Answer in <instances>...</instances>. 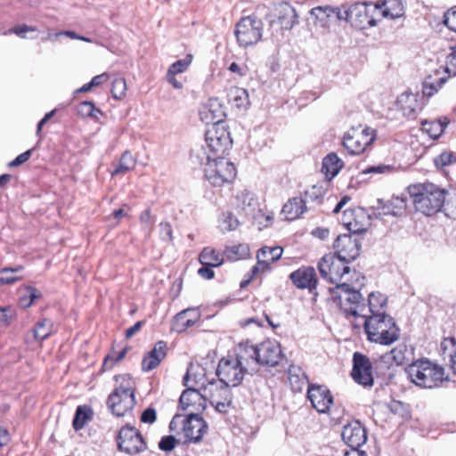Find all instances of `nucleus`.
<instances>
[{
	"label": "nucleus",
	"instance_id": "obj_48",
	"mask_svg": "<svg viewBox=\"0 0 456 456\" xmlns=\"http://www.w3.org/2000/svg\"><path fill=\"white\" fill-rule=\"evenodd\" d=\"M249 252L248 246L247 244H238L233 246H227L224 254L228 259L235 261L239 258L248 256Z\"/></svg>",
	"mask_w": 456,
	"mask_h": 456
},
{
	"label": "nucleus",
	"instance_id": "obj_7",
	"mask_svg": "<svg viewBox=\"0 0 456 456\" xmlns=\"http://www.w3.org/2000/svg\"><path fill=\"white\" fill-rule=\"evenodd\" d=\"M337 298L342 311L346 316L362 318L367 314V305L359 290L354 289L347 283V279L336 287Z\"/></svg>",
	"mask_w": 456,
	"mask_h": 456
},
{
	"label": "nucleus",
	"instance_id": "obj_58",
	"mask_svg": "<svg viewBox=\"0 0 456 456\" xmlns=\"http://www.w3.org/2000/svg\"><path fill=\"white\" fill-rule=\"evenodd\" d=\"M176 444V439L173 436H167L162 437L159 444V447L160 450L165 452L172 451Z\"/></svg>",
	"mask_w": 456,
	"mask_h": 456
},
{
	"label": "nucleus",
	"instance_id": "obj_30",
	"mask_svg": "<svg viewBox=\"0 0 456 456\" xmlns=\"http://www.w3.org/2000/svg\"><path fill=\"white\" fill-rule=\"evenodd\" d=\"M237 208L241 209L246 216L255 217L258 209V202L254 193L243 191L236 196Z\"/></svg>",
	"mask_w": 456,
	"mask_h": 456
},
{
	"label": "nucleus",
	"instance_id": "obj_25",
	"mask_svg": "<svg viewBox=\"0 0 456 456\" xmlns=\"http://www.w3.org/2000/svg\"><path fill=\"white\" fill-rule=\"evenodd\" d=\"M206 396L198 388L189 387L182 393L179 405L184 411L191 409V412L198 413L206 408Z\"/></svg>",
	"mask_w": 456,
	"mask_h": 456
},
{
	"label": "nucleus",
	"instance_id": "obj_46",
	"mask_svg": "<svg viewBox=\"0 0 456 456\" xmlns=\"http://www.w3.org/2000/svg\"><path fill=\"white\" fill-rule=\"evenodd\" d=\"M191 158L195 159L200 165L208 167V162L214 161V159L216 158V156L213 155L209 151L206 144L192 150Z\"/></svg>",
	"mask_w": 456,
	"mask_h": 456
},
{
	"label": "nucleus",
	"instance_id": "obj_44",
	"mask_svg": "<svg viewBox=\"0 0 456 456\" xmlns=\"http://www.w3.org/2000/svg\"><path fill=\"white\" fill-rule=\"evenodd\" d=\"M228 96L238 108H246L249 104L248 94L245 89L234 87L231 89Z\"/></svg>",
	"mask_w": 456,
	"mask_h": 456
},
{
	"label": "nucleus",
	"instance_id": "obj_8",
	"mask_svg": "<svg viewBox=\"0 0 456 456\" xmlns=\"http://www.w3.org/2000/svg\"><path fill=\"white\" fill-rule=\"evenodd\" d=\"M369 8L365 3H354L340 6V20L350 23L353 27L364 29L368 27H374L378 23V17L373 12L372 7Z\"/></svg>",
	"mask_w": 456,
	"mask_h": 456
},
{
	"label": "nucleus",
	"instance_id": "obj_20",
	"mask_svg": "<svg viewBox=\"0 0 456 456\" xmlns=\"http://www.w3.org/2000/svg\"><path fill=\"white\" fill-rule=\"evenodd\" d=\"M200 118L207 125H224L225 110L218 99L211 98L199 110Z\"/></svg>",
	"mask_w": 456,
	"mask_h": 456
},
{
	"label": "nucleus",
	"instance_id": "obj_26",
	"mask_svg": "<svg viewBox=\"0 0 456 456\" xmlns=\"http://www.w3.org/2000/svg\"><path fill=\"white\" fill-rule=\"evenodd\" d=\"M289 277L298 289H308L311 292L316 289L317 277L314 267H301L291 273Z\"/></svg>",
	"mask_w": 456,
	"mask_h": 456
},
{
	"label": "nucleus",
	"instance_id": "obj_57",
	"mask_svg": "<svg viewBox=\"0 0 456 456\" xmlns=\"http://www.w3.org/2000/svg\"><path fill=\"white\" fill-rule=\"evenodd\" d=\"M140 221L142 223V227L143 231L146 232L147 235H150L153 222L151 220V216L149 209H146L142 212L140 216Z\"/></svg>",
	"mask_w": 456,
	"mask_h": 456
},
{
	"label": "nucleus",
	"instance_id": "obj_60",
	"mask_svg": "<svg viewBox=\"0 0 456 456\" xmlns=\"http://www.w3.org/2000/svg\"><path fill=\"white\" fill-rule=\"evenodd\" d=\"M160 237L163 240H172V228L169 223L162 222L159 224Z\"/></svg>",
	"mask_w": 456,
	"mask_h": 456
},
{
	"label": "nucleus",
	"instance_id": "obj_51",
	"mask_svg": "<svg viewBox=\"0 0 456 456\" xmlns=\"http://www.w3.org/2000/svg\"><path fill=\"white\" fill-rule=\"evenodd\" d=\"M77 113L82 117L97 118V113L101 114V110L96 109L92 102H83L77 107Z\"/></svg>",
	"mask_w": 456,
	"mask_h": 456
},
{
	"label": "nucleus",
	"instance_id": "obj_43",
	"mask_svg": "<svg viewBox=\"0 0 456 456\" xmlns=\"http://www.w3.org/2000/svg\"><path fill=\"white\" fill-rule=\"evenodd\" d=\"M53 331V323L50 320H43L38 322L35 328L32 330L33 338L37 341L42 342L48 338Z\"/></svg>",
	"mask_w": 456,
	"mask_h": 456
},
{
	"label": "nucleus",
	"instance_id": "obj_24",
	"mask_svg": "<svg viewBox=\"0 0 456 456\" xmlns=\"http://www.w3.org/2000/svg\"><path fill=\"white\" fill-rule=\"evenodd\" d=\"M307 397L312 406L319 412H326L333 403V398L329 389L323 386L312 385L308 387Z\"/></svg>",
	"mask_w": 456,
	"mask_h": 456
},
{
	"label": "nucleus",
	"instance_id": "obj_29",
	"mask_svg": "<svg viewBox=\"0 0 456 456\" xmlns=\"http://www.w3.org/2000/svg\"><path fill=\"white\" fill-rule=\"evenodd\" d=\"M166 347L165 342H157L154 347L143 357L142 361V370L151 371L155 369L165 358L167 354Z\"/></svg>",
	"mask_w": 456,
	"mask_h": 456
},
{
	"label": "nucleus",
	"instance_id": "obj_19",
	"mask_svg": "<svg viewBox=\"0 0 456 456\" xmlns=\"http://www.w3.org/2000/svg\"><path fill=\"white\" fill-rule=\"evenodd\" d=\"M353 361L352 376L354 381L364 387L372 386V366L370 359L360 353H354Z\"/></svg>",
	"mask_w": 456,
	"mask_h": 456
},
{
	"label": "nucleus",
	"instance_id": "obj_35",
	"mask_svg": "<svg viewBox=\"0 0 456 456\" xmlns=\"http://www.w3.org/2000/svg\"><path fill=\"white\" fill-rule=\"evenodd\" d=\"M325 193L326 191L322 185H313L300 198L307 210H311L322 203Z\"/></svg>",
	"mask_w": 456,
	"mask_h": 456
},
{
	"label": "nucleus",
	"instance_id": "obj_54",
	"mask_svg": "<svg viewBox=\"0 0 456 456\" xmlns=\"http://www.w3.org/2000/svg\"><path fill=\"white\" fill-rule=\"evenodd\" d=\"M444 210L448 215L456 216V191L448 192L445 195Z\"/></svg>",
	"mask_w": 456,
	"mask_h": 456
},
{
	"label": "nucleus",
	"instance_id": "obj_50",
	"mask_svg": "<svg viewBox=\"0 0 456 456\" xmlns=\"http://www.w3.org/2000/svg\"><path fill=\"white\" fill-rule=\"evenodd\" d=\"M191 60L192 56L188 54L184 59L176 61L168 68L167 73L176 75L184 72L190 66Z\"/></svg>",
	"mask_w": 456,
	"mask_h": 456
},
{
	"label": "nucleus",
	"instance_id": "obj_41",
	"mask_svg": "<svg viewBox=\"0 0 456 456\" xmlns=\"http://www.w3.org/2000/svg\"><path fill=\"white\" fill-rule=\"evenodd\" d=\"M199 261L202 265L219 266L223 264V257L214 248L206 247L200 252Z\"/></svg>",
	"mask_w": 456,
	"mask_h": 456
},
{
	"label": "nucleus",
	"instance_id": "obj_59",
	"mask_svg": "<svg viewBox=\"0 0 456 456\" xmlns=\"http://www.w3.org/2000/svg\"><path fill=\"white\" fill-rule=\"evenodd\" d=\"M157 419V412L154 408L149 407L143 411L141 416V421L146 424H152Z\"/></svg>",
	"mask_w": 456,
	"mask_h": 456
},
{
	"label": "nucleus",
	"instance_id": "obj_1",
	"mask_svg": "<svg viewBox=\"0 0 456 456\" xmlns=\"http://www.w3.org/2000/svg\"><path fill=\"white\" fill-rule=\"evenodd\" d=\"M408 191L412 198L416 211L425 216H432L439 212L444 206L447 193L444 189L431 183L410 185Z\"/></svg>",
	"mask_w": 456,
	"mask_h": 456
},
{
	"label": "nucleus",
	"instance_id": "obj_10",
	"mask_svg": "<svg viewBox=\"0 0 456 456\" xmlns=\"http://www.w3.org/2000/svg\"><path fill=\"white\" fill-rule=\"evenodd\" d=\"M205 177L214 186L229 183L236 176V169L232 162L224 157L217 156L214 161L208 162L205 167Z\"/></svg>",
	"mask_w": 456,
	"mask_h": 456
},
{
	"label": "nucleus",
	"instance_id": "obj_18",
	"mask_svg": "<svg viewBox=\"0 0 456 456\" xmlns=\"http://www.w3.org/2000/svg\"><path fill=\"white\" fill-rule=\"evenodd\" d=\"M269 22L271 26L277 23L281 29L290 30L298 24V14L289 3H281L275 6L273 17L270 19Z\"/></svg>",
	"mask_w": 456,
	"mask_h": 456
},
{
	"label": "nucleus",
	"instance_id": "obj_49",
	"mask_svg": "<svg viewBox=\"0 0 456 456\" xmlns=\"http://www.w3.org/2000/svg\"><path fill=\"white\" fill-rule=\"evenodd\" d=\"M282 248L281 247H263L257 252L256 258L257 259H266L269 263H273L281 258L282 255Z\"/></svg>",
	"mask_w": 456,
	"mask_h": 456
},
{
	"label": "nucleus",
	"instance_id": "obj_13",
	"mask_svg": "<svg viewBox=\"0 0 456 456\" xmlns=\"http://www.w3.org/2000/svg\"><path fill=\"white\" fill-rule=\"evenodd\" d=\"M205 395L209 396L210 403L218 412L225 413L232 406V395L230 386L217 382L210 381L207 386L201 383Z\"/></svg>",
	"mask_w": 456,
	"mask_h": 456
},
{
	"label": "nucleus",
	"instance_id": "obj_4",
	"mask_svg": "<svg viewBox=\"0 0 456 456\" xmlns=\"http://www.w3.org/2000/svg\"><path fill=\"white\" fill-rule=\"evenodd\" d=\"M408 379L421 388H434L446 380L444 369L428 358L419 359L405 369Z\"/></svg>",
	"mask_w": 456,
	"mask_h": 456
},
{
	"label": "nucleus",
	"instance_id": "obj_53",
	"mask_svg": "<svg viewBox=\"0 0 456 456\" xmlns=\"http://www.w3.org/2000/svg\"><path fill=\"white\" fill-rule=\"evenodd\" d=\"M126 354V349H122L119 352H112L108 354L103 362V367L106 369H110L114 365L115 362L122 360Z\"/></svg>",
	"mask_w": 456,
	"mask_h": 456
},
{
	"label": "nucleus",
	"instance_id": "obj_11",
	"mask_svg": "<svg viewBox=\"0 0 456 456\" xmlns=\"http://www.w3.org/2000/svg\"><path fill=\"white\" fill-rule=\"evenodd\" d=\"M321 276L330 283L339 285L342 280L350 273V267L336 255H324L318 263Z\"/></svg>",
	"mask_w": 456,
	"mask_h": 456
},
{
	"label": "nucleus",
	"instance_id": "obj_3",
	"mask_svg": "<svg viewBox=\"0 0 456 456\" xmlns=\"http://www.w3.org/2000/svg\"><path fill=\"white\" fill-rule=\"evenodd\" d=\"M370 341L380 345H391L400 337V330L394 319L385 313L366 314L362 318Z\"/></svg>",
	"mask_w": 456,
	"mask_h": 456
},
{
	"label": "nucleus",
	"instance_id": "obj_2",
	"mask_svg": "<svg viewBox=\"0 0 456 456\" xmlns=\"http://www.w3.org/2000/svg\"><path fill=\"white\" fill-rule=\"evenodd\" d=\"M255 372L256 362L252 360L248 361L241 345L235 358H222L216 369L218 382L232 387L240 385L246 373Z\"/></svg>",
	"mask_w": 456,
	"mask_h": 456
},
{
	"label": "nucleus",
	"instance_id": "obj_21",
	"mask_svg": "<svg viewBox=\"0 0 456 456\" xmlns=\"http://www.w3.org/2000/svg\"><path fill=\"white\" fill-rule=\"evenodd\" d=\"M342 222L346 229L354 234L365 232L370 225L369 216L362 208L344 211Z\"/></svg>",
	"mask_w": 456,
	"mask_h": 456
},
{
	"label": "nucleus",
	"instance_id": "obj_56",
	"mask_svg": "<svg viewBox=\"0 0 456 456\" xmlns=\"http://www.w3.org/2000/svg\"><path fill=\"white\" fill-rule=\"evenodd\" d=\"M444 18V25L452 31L456 32V7L449 9Z\"/></svg>",
	"mask_w": 456,
	"mask_h": 456
},
{
	"label": "nucleus",
	"instance_id": "obj_64",
	"mask_svg": "<svg viewBox=\"0 0 456 456\" xmlns=\"http://www.w3.org/2000/svg\"><path fill=\"white\" fill-rule=\"evenodd\" d=\"M224 229L227 231L235 230L239 225L238 219L233 216L232 214H228L225 219L224 220Z\"/></svg>",
	"mask_w": 456,
	"mask_h": 456
},
{
	"label": "nucleus",
	"instance_id": "obj_15",
	"mask_svg": "<svg viewBox=\"0 0 456 456\" xmlns=\"http://www.w3.org/2000/svg\"><path fill=\"white\" fill-rule=\"evenodd\" d=\"M118 444L120 451L131 455L137 454L146 449V444L141 433L129 425L120 428Z\"/></svg>",
	"mask_w": 456,
	"mask_h": 456
},
{
	"label": "nucleus",
	"instance_id": "obj_62",
	"mask_svg": "<svg viewBox=\"0 0 456 456\" xmlns=\"http://www.w3.org/2000/svg\"><path fill=\"white\" fill-rule=\"evenodd\" d=\"M31 156V150L26 151L25 152L20 154L16 157L12 161L9 163V167H18L21 164L25 163Z\"/></svg>",
	"mask_w": 456,
	"mask_h": 456
},
{
	"label": "nucleus",
	"instance_id": "obj_17",
	"mask_svg": "<svg viewBox=\"0 0 456 456\" xmlns=\"http://www.w3.org/2000/svg\"><path fill=\"white\" fill-rule=\"evenodd\" d=\"M336 256L348 263L354 260L360 255L361 242L353 235H340L335 244Z\"/></svg>",
	"mask_w": 456,
	"mask_h": 456
},
{
	"label": "nucleus",
	"instance_id": "obj_9",
	"mask_svg": "<svg viewBox=\"0 0 456 456\" xmlns=\"http://www.w3.org/2000/svg\"><path fill=\"white\" fill-rule=\"evenodd\" d=\"M263 30V21L255 15H248L242 17L237 22L234 35L239 45L246 48L261 40Z\"/></svg>",
	"mask_w": 456,
	"mask_h": 456
},
{
	"label": "nucleus",
	"instance_id": "obj_31",
	"mask_svg": "<svg viewBox=\"0 0 456 456\" xmlns=\"http://www.w3.org/2000/svg\"><path fill=\"white\" fill-rule=\"evenodd\" d=\"M434 162L437 169L443 172L444 175L449 179H453L456 175V156L454 154L444 151L437 156Z\"/></svg>",
	"mask_w": 456,
	"mask_h": 456
},
{
	"label": "nucleus",
	"instance_id": "obj_6",
	"mask_svg": "<svg viewBox=\"0 0 456 456\" xmlns=\"http://www.w3.org/2000/svg\"><path fill=\"white\" fill-rule=\"evenodd\" d=\"M248 361L256 362V372L260 365L274 367L282 357L281 346L273 340H265L257 346L240 344Z\"/></svg>",
	"mask_w": 456,
	"mask_h": 456
},
{
	"label": "nucleus",
	"instance_id": "obj_5",
	"mask_svg": "<svg viewBox=\"0 0 456 456\" xmlns=\"http://www.w3.org/2000/svg\"><path fill=\"white\" fill-rule=\"evenodd\" d=\"M117 381L119 384L109 395L107 404L114 415L122 417L135 405L134 382L126 375L118 377Z\"/></svg>",
	"mask_w": 456,
	"mask_h": 456
},
{
	"label": "nucleus",
	"instance_id": "obj_27",
	"mask_svg": "<svg viewBox=\"0 0 456 456\" xmlns=\"http://www.w3.org/2000/svg\"><path fill=\"white\" fill-rule=\"evenodd\" d=\"M373 12L378 17V21L381 18L391 20L399 18L403 14V6L400 0H383L381 4L378 3L372 7Z\"/></svg>",
	"mask_w": 456,
	"mask_h": 456
},
{
	"label": "nucleus",
	"instance_id": "obj_63",
	"mask_svg": "<svg viewBox=\"0 0 456 456\" xmlns=\"http://www.w3.org/2000/svg\"><path fill=\"white\" fill-rule=\"evenodd\" d=\"M392 169L387 165L372 166L362 171L363 174H384L389 172Z\"/></svg>",
	"mask_w": 456,
	"mask_h": 456
},
{
	"label": "nucleus",
	"instance_id": "obj_55",
	"mask_svg": "<svg viewBox=\"0 0 456 456\" xmlns=\"http://www.w3.org/2000/svg\"><path fill=\"white\" fill-rule=\"evenodd\" d=\"M21 279L22 277L16 276L15 273H12L9 267L3 268L0 271V284H12Z\"/></svg>",
	"mask_w": 456,
	"mask_h": 456
},
{
	"label": "nucleus",
	"instance_id": "obj_12",
	"mask_svg": "<svg viewBox=\"0 0 456 456\" xmlns=\"http://www.w3.org/2000/svg\"><path fill=\"white\" fill-rule=\"evenodd\" d=\"M375 131L370 127H353L343 137V146L352 155L362 153L375 140Z\"/></svg>",
	"mask_w": 456,
	"mask_h": 456
},
{
	"label": "nucleus",
	"instance_id": "obj_47",
	"mask_svg": "<svg viewBox=\"0 0 456 456\" xmlns=\"http://www.w3.org/2000/svg\"><path fill=\"white\" fill-rule=\"evenodd\" d=\"M445 77H440L437 80H433L432 77H428L422 85V94L427 97L434 95L445 83Z\"/></svg>",
	"mask_w": 456,
	"mask_h": 456
},
{
	"label": "nucleus",
	"instance_id": "obj_42",
	"mask_svg": "<svg viewBox=\"0 0 456 456\" xmlns=\"http://www.w3.org/2000/svg\"><path fill=\"white\" fill-rule=\"evenodd\" d=\"M136 165V160L129 151H125L119 159L118 164L111 172L112 175H118L126 174V172L134 169Z\"/></svg>",
	"mask_w": 456,
	"mask_h": 456
},
{
	"label": "nucleus",
	"instance_id": "obj_52",
	"mask_svg": "<svg viewBox=\"0 0 456 456\" xmlns=\"http://www.w3.org/2000/svg\"><path fill=\"white\" fill-rule=\"evenodd\" d=\"M126 82L125 78L119 77L112 82L111 94L115 99H122L126 95Z\"/></svg>",
	"mask_w": 456,
	"mask_h": 456
},
{
	"label": "nucleus",
	"instance_id": "obj_37",
	"mask_svg": "<svg viewBox=\"0 0 456 456\" xmlns=\"http://www.w3.org/2000/svg\"><path fill=\"white\" fill-rule=\"evenodd\" d=\"M344 162L334 152L328 154L322 160V172L329 179L335 177L343 167Z\"/></svg>",
	"mask_w": 456,
	"mask_h": 456
},
{
	"label": "nucleus",
	"instance_id": "obj_14",
	"mask_svg": "<svg viewBox=\"0 0 456 456\" xmlns=\"http://www.w3.org/2000/svg\"><path fill=\"white\" fill-rule=\"evenodd\" d=\"M207 148L213 154L223 157L232 147V141L224 125H217L206 134Z\"/></svg>",
	"mask_w": 456,
	"mask_h": 456
},
{
	"label": "nucleus",
	"instance_id": "obj_36",
	"mask_svg": "<svg viewBox=\"0 0 456 456\" xmlns=\"http://www.w3.org/2000/svg\"><path fill=\"white\" fill-rule=\"evenodd\" d=\"M306 211L308 210L300 197L289 200L282 208V214L288 220H294Z\"/></svg>",
	"mask_w": 456,
	"mask_h": 456
},
{
	"label": "nucleus",
	"instance_id": "obj_28",
	"mask_svg": "<svg viewBox=\"0 0 456 456\" xmlns=\"http://www.w3.org/2000/svg\"><path fill=\"white\" fill-rule=\"evenodd\" d=\"M397 104L403 115L411 118H414L423 107V103L418 100V95L412 93L402 94L398 97Z\"/></svg>",
	"mask_w": 456,
	"mask_h": 456
},
{
	"label": "nucleus",
	"instance_id": "obj_23",
	"mask_svg": "<svg viewBox=\"0 0 456 456\" xmlns=\"http://www.w3.org/2000/svg\"><path fill=\"white\" fill-rule=\"evenodd\" d=\"M207 425L204 419L198 413L191 412L188 418L183 420V434L189 442H199L205 431Z\"/></svg>",
	"mask_w": 456,
	"mask_h": 456
},
{
	"label": "nucleus",
	"instance_id": "obj_45",
	"mask_svg": "<svg viewBox=\"0 0 456 456\" xmlns=\"http://www.w3.org/2000/svg\"><path fill=\"white\" fill-rule=\"evenodd\" d=\"M387 303L386 297L381 293H370L368 297L367 314H376L379 309Z\"/></svg>",
	"mask_w": 456,
	"mask_h": 456
},
{
	"label": "nucleus",
	"instance_id": "obj_40",
	"mask_svg": "<svg viewBox=\"0 0 456 456\" xmlns=\"http://www.w3.org/2000/svg\"><path fill=\"white\" fill-rule=\"evenodd\" d=\"M94 412L91 407L87 405H79L75 412L73 419V428L76 430L82 429L93 418Z\"/></svg>",
	"mask_w": 456,
	"mask_h": 456
},
{
	"label": "nucleus",
	"instance_id": "obj_33",
	"mask_svg": "<svg viewBox=\"0 0 456 456\" xmlns=\"http://www.w3.org/2000/svg\"><path fill=\"white\" fill-rule=\"evenodd\" d=\"M199 317L200 314L196 309L183 310L175 315L172 329L177 332H183L194 325Z\"/></svg>",
	"mask_w": 456,
	"mask_h": 456
},
{
	"label": "nucleus",
	"instance_id": "obj_38",
	"mask_svg": "<svg viewBox=\"0 0 456 456\" xmlns=\"http://www.w3.org/2000/svg\"><path fill=\"white\" fill-rule=\"evenodd\" d=\"M289 382L294 392H301L308 385V379L300 367L291 366L289 369Z\"/></svg>",
	"mask_w": 456,
	"mask_h": 456
},
{
	"label": "nucleus",
	"instance_id": "obj_34",
	"mask_svg": "<svg viewBox=\"0 0 456 456\" xmlns=\"http://www.w3.org/2000/svg\"><path fill=\"white\" fill-rule=\"evenodd\" d=\"M378 203L379 209L381 210L379 215H391L396 216L402 215L406 208L405 200L401 197H393L386 202L379 200Z\"/></svg>",
	"mask_w": 456,
	"mask_h": 456
},
{
	"label": "nucleus",
	"instance_id": "obj_22",
	"mask_svg": "<svg viewBox=\"0 0 456 456\" xmlns=\"http://www.w3.org/2000/svg\"><path fill=\"white\" fill-rule=\"evenodd\" d=\"M343 441L351 450H360L367 441V434L360 421L354 420L344 426L342 430Z\"/></svg>",
	"mask_w": 456,
	"mask_h": 456
},
{
	"label": "nucleus",
	"instance_id": "obj_16",
	"mask_svg": "<svg viewBox=\"0 0 456 456\" xmlns=\"http://www.w3.org/2000/svg\"><path fill=\"white\" fill-rule=\"evenodd\" d=\"M341 8L339 6H316L310 10V15L314 18V26L322 30L330 29L331 24L340 20Z\"/></svg>",
	"mask_w": 456,
	"mask_h": 456
},
{
	"label": "nucleus",
	"instance_id": "obj_39",
	"mask_svg": "<svg viewBox=\"0 0 456 456\" xmlns=\"http://www.w3.org/2000/svg\"><path fill=\"white\" fill-rule=\"evenodd\" d=\"M448 123V119L444 118V119L433 121H422L421 126L422 130L426 132L431 138L436 139L443 134Z\"/></svg>",
	"mask_w": 456,
	"mask_h": 456
},
{
	"label": "nucleus",
	"instance_id": "obj_61",
	"mask_svg": "<svg viewBox=\"0 0 456 456\" xmlns=\"http://www.w3.org/2000/svg\"><path fill=\"white\" fill-rule=\"evenodd\" d=\"M270 265H271V263H269L266 259H264L262 257V259H257V264H256V265H255L252 268L251 272H252L253 275L255 276V275L258 274L259 273H264V272L269 270Z\"/></svg>",
	"mask_w": 456,
	"mask_h": 456
},
{
	"label": "nucleus",
	"instance_id": "obj_32",
	"mask_svg": "<svg viewBox=\"0 0 456 456\" xmlns=\"http://www.w3.org/2000/svg\"><path fill=\"white\" fill-rule=\"evenodd\" d=\"M412 354L411 348L408 347L405 344H399L389 353L386 354L383 358L387 362L402 365L411 361Z\"/></svg>",
	"mask_w": 456,
	"mask_h": 456
}]
</instances>
